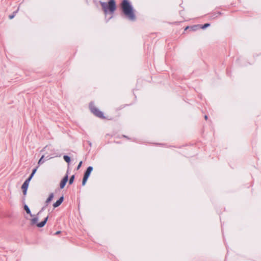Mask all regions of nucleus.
<instances>
[{"label": "nucleus", "mask_w": 261, "mask_h": 261, "mask_svg": "<svg viewBox=\"0 0 261 261\" xmlns=\"http://www.w3.org/2000/svg\"><path fill=\"white\" fill-rule=\"evenodd\" d=\"M189 28L188 27H187V28H186V30L188 29Z\"/></svg>", "instance_id": "25"}, {"label": "nucleus", "mask_w": 261, "mask_h": 261, "mask_svg": "<svg viewBox=\"0 0 261 261\" xmlns=\"http://www.w3.org/2000/svg\"><path fill=\"white\" fill-rule=\"evenodd\" d=\"M64 200V197L61 196L55 203H54L53 206L54 207H57L62 203Z\"/></svg>", "instance_id": "6"}, {"label": "nucleus", "mask_w": 261, "mask_h": 261, "mask_svg": "<svg viewBox=\"0 0 261 261\" xmlns=\"http://www.w3.org/2000/svg\"><path fill=\"white\" fill-rule=\"evenodd\" d=\"M48 218V217L47 216L46 218H44L43 221H41L40 223H37V222L38 221V217H35L31 220V224L32 225L36 224L37 227H40V228L42 227L46 223Z\"/></svg>", "instance_id": "4"}, {"label": "nucleus", "mask_w": 261, "mask_h": 261, "mask_svg": "<svg viewBox=\"0 0 261 261\" xmlns=\"http://www.w3.org/2000/svg\"><path fill=\"white\" fill-rule=\"evenodd\" d=\"M44 155H43L41 157V158L39 159V161H38V164L39 165L42 164H43V163L44 162L45 160L43 159H44Z\"/></svg>", "instance_id": "14"}, {"label": "nucleus", "mask_w": 261, "mask_h": 261, "mask_svg": "<svg viewBox=\"0 0 261 261\" xmlns=\"http://www.w3.org/2000/svg\"><path fill=\"white\" fill-rule=\"evenodd\" d=\"M68 180V175H66L63 177V178L62 179V180H61V181L60 182V187L61 189H63V188H64V187L65 186L66 184L67 183Z\"/></svg>", "instance_id": "5"}, {"label": "nucleus", "mask_w": 261, "mask_h": 261, "mask_svg": "<svg viewBox=\"0 0 261 261\" xmlns=\"http://www.w3.org/2000/svg\"><path fill=\"white\" fill-rule=\"evenodd\" d=\"M28 186L29 184H28L26 182H23V184L22 185L21 189H22L23 193L24 195H25L27 194Z\"/></svg>", "instance_id": "8"}, {"label": "nucleus", "mask_w": 261, "mask_h": 261, "mask_svg": "<svg viewBox=\"0 0 261 261\" xmlns=\"http://www.w3.org/2000/svg\"><path fill=\"white\" fill-rule=\"evenodd\" d=\"M43 208H44L43 207V208L41 209V211H40L38 212V213L37 214V215H39L41 213V212H42V211L43 210Z\"/></svg>", "instance_id": "21"}, {"label": "nucleus", "mask_w": 261, "mask_h": 261, "mask_svg": "<svg viewBox=\"0 0 261 261\" xmlns=\"http://www.w3.org/2000/svg\"><path fill=\"white\" fill-rule=\"evenodd\" d=\"M82 165V161H81L79 163V165H78V166L77 167V170H79L81 168Z\"/></svg>", "instance_id": "19"}, {"label": "nucleus", "mask_w": 261, "mask_h": 261, "mask_svg": "<svg viewBox=\"0 0 261 261\" xmlns=\"http://www.w3.org/2000/svg\"><path fill=\"white\" fill-rule=\"evenodd\" d=\"M120 7L125 16L130 21H135L136 19L133 8L128 0H123Z\"/></svg>", "instance_id": "1"}, {"label": "nucleus", "mask_w": 261, "mask_h": 261, "mask_svg": "<svg viewBox=\"0 0 261 261\" xmlns=\"http://www.w3.org/2000/svg\"><path fill=\"white\" fill-rule=\"evenodd\" d=\"M101 7L106 14L109 11L111 13H113L116 10V3L115 0H110L108 3L99 2Z\"/></svg>", "instance_id": "2"}, {"label": "nucleus", "mask_w": 261, "mask_h": 261, "mask_svg": "<svg viewBox=\"0 0 261 261\" xmlns=\"http://www.w3.org/2000/svg\"><path fill=\"white\" fill-rule=\"evenodd\" d=\"M74 179V175H73L70 177V178L69 180V184L71 185L73 182Z\"/></svg>", "instance_id": "15"}, {"label": "nucleus", "mask_w": 261, "mask_h": 261, "mask_svg": "<svg viewBox=\"0 0 261 261\" xmlns=\"http://www.w3.org/2000/svg\"><path fill=\"white\" fill-rule=\"evenodd\" d=\"M18 10H19V8H18L16 11H14L12 15H10L9 16V19H13L15 16V15H16V13L18 12Z\"/></svg>", "instance_id": "11"}, {"label": "nucleus", "mask_w": 261, "mask_h": 261, "mask_svg": "<svg viewBox=\"0 0 261 261\" xmlns=\"http://www.w3.org/2000/svg\"><path fill=\"white\" fill-rule=\"evenodd\" d=\"M89 177L84 175L83 181H82V185L84 186L86 184Z\"/></svg>", "instance_id": "13"}, {"label": "nucleus", "mask_w": 261, "mask_h": 261, "mask_svg": "<svg viewBox=\"0 0 261 261\" xmlns=\"http://www.w3.org/2000/svg\"><path fill=\"white\" fill-rule=\"evenodd\" d=\"M53 198H54V194L53 193L50 194L48 197L47 198V199L46 200V203L47 204L49 202H50L52 200Z\"/></svg>", "instance_id": "10"}, {"label": "nucleus", "mask_w": 261, "mask_h": 261, "mask_svg": "<svg viewBox=\"0 0 261 261\" xmlns=\"http://www.w3.org/2000/svg\"><path fill=\"white\" fill-rule=\"evenodd\" d=\"M92 170H93V167L92 166L88 167L87 168L86 171L85 172L84 175L89 177Z\"/></svg>", "instance_id": "7"}, {"label": "nucleus", "mask_w": 261, "mask_h": 261, "mask_svg": "<svg viewBox=\"0 0 261 261\" xmlns=\"http://www.w3.org/2000/svg\"><path fill=\"white\" fill-rule=\"evenodd\" d=\"M47 147V146H45L44 148H43V150H45L46 148Z\"/></svg>", "instance_id": "24"}, {"label": "nucleus", "mask_w": 261, "mask_h": 261, "mask_svg": "<svg viewBox=\"0 0 261 261\" xmlns=\"http://www.w3.org/2000/svg\"><path fill=\"white\" fill-rule=\"evenodd\" d=\"M89 108L91 112L96 116L100 118H104L105 117L103 116V114L102 112L100 111L98 109H97L94 105L93 102H90L89 104Z\"/></svg>", "instance_id": "3"}, {"label": "nucleus", "mask_w": 261, "mask_h": 261, "mask_svg": "<svg viewBox=\"0 0 261 261\" xmlns=\"http://www.w3.org/2000/svg\"><path fill=\"white\" fill-rule=\"evenodd\" d=\"M60 233V231H58L56 232L55 234H59Z\"/></svg>", "instance_id": "22"}, {"label": "nucleus", "mask_w": 261, "mask_h": 261, "mask_svg": "<svg viewBox=\"0 0 261 261\" xmlns=\"http://www.w3.org/2000/svg\"><path fill=\"white\" fill-rule=\"evenodd\" d=\"M24 210L25 211L26 213L29 214L31 217L33 216V215L31 214V211L27 205L25 204L24 205Z\"/></svg>", "instance_id": "9"}, {"label": "nucleus", "mask_w": 261, "mask_h": 261, "mask_svg": "<svg viewBox=\"0 0 261 261\" xmlns=\"http://www.w3.org/2000/svg\"><path fill=\"white\" fill-rule=\"evenodd\" d=\"M204 118H205V120H206V119H207V115H205V116H204Z\"/></svg>", "instance_id": "23"}, {"label": "nucleus", "mask_w": 261, "mask_h": 261, "mask_svg": "<svg viewBox=\"0 0 261 261\" xmlns=\"http://www.w3.org/2000/svg\"><path fill=\"white\" fill-rule=\"evenodd\" d=\"M53 158V157H52V156H49V155H47V156H46V158H45V159H46V160H49V159H51V158Z\"/></svg>", "instance_id": "20"}, {"label": "nucleus", "mask_w": 261, "mask_h": 261, "mask_svg": "<svg viewBox=\"0 0 261 261\" xmlns=\"http://www.w3.org/2000/svg\"><path fill=\"white\" fill-rule=\"evenodd\" d=\"M32 178H31V176H30L29 177L27 180H25V181L24 182H26L28 184H29V182Z\"/></svg>", "instance_id": "18"}, {"label": "nucleus", "mask_w": 261, "mask_h": 261, "mask_svg": "<svg viewBox=\"0 0 261 261\" xmlns=\"http://www.w3.org/2000/svg\"><path fill=\"white\" fill-rule=\"evenodd\" d=\"M210 25V23H205L204 25H203L202 27H201V28L202 29H206L207 27H209Z\"/></svg>", "instance_id": "17"}, {"label": "nucleus", "mask_w": 261, "mask_h": 261, "mask_svg": "<svg viewBox=\"0 0 261 261\" xmlns=\"http://www.w3.org/2000/svg\"><path fill=\"white\" fill-rule=\"evenodd\" d=\"M37 168H38V167H37L36 168H35V169H34L33 170L32 172L30 175L31 178H32L33 177L34 175L35 174V173L37 171Z\"/></svg>", "instance_id": "16"}, {"label": "nucleus", "mask_w": 261, "mask_h": 261, "mask_svg": "<svg viewBox=\"0 0 261 261\" xmlns=\"http://www.w3.org/2000/svg\"><path fill=\"white\" fill-rule=\"evenodd\" d=\"M63 159L65 160V161L68 163H69L70 162V158L67 155H64Z\"/></svg>", "instance_id": "12"}]
</instances>
